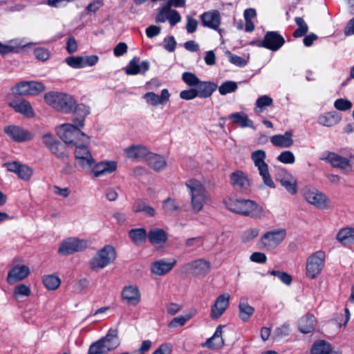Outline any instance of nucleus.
Wrapping results in <instances>:
<instances>
[{
    "label": "nucleus",
    "mask_w": 354,
    "mask_h": 354,
    "mask_svg": "<svg viewBox=\"0 0 354 354\" xmlns=\"http://www.w3.org/2000/svg\"><path fill=\"white\" fill-rule=\"evenodd\" d=\"M3 131L11 140L17 142L29 141L34 137L31 132L17 125L7 126Z\"/></svg>",
    "instance_id": "nucleus-14"
},
{
    "label": "nucleus",
    "mask_w": 354,
    "mask_h": 354,
    "mask_svg": "<svg viewBox=\"0 0 354 354\" xmlns=\"http://www.w3.org/2000/svg\"><path fill=\"white\" fill-rule=\"evenodd\" d=\"M186 26L185 28L188 33H193L196 31L198 25V21L191 17L190 15L186 16Z\"/></svg>",
    "instance_id": "nucleus-62"
},
{
    "label": "nucleus",
    "mask_w": 354,
    "mask_h": 354,
    "mask_svg": "<svg viewBox=\"0 0 354 354\" xmlns=\"http://www.w3.org/2000/svg\"><path fill=\"white\" fill-rule=\"evenodd\" d=\"M192 315H191L176 317L171 320L168 324V326L169 328H177L178 326H184L185 323L192 318Z\"/></svg>",
    "instance_id": "nucleus-55"
},
{
    "label": "nucleus",
    "mask_w": 354,
    "mask_h": 354,
    "mask_svg": "<svg viewBox=\"0 0 354 354\" xmlns=\"http://www.w3.org/2000/svg\"><path fill=\"white\" fill-rule=\"evenodd\" d=\"M277 180L291 194L297 192V182L296 178L287 170L282 169L277 174Z\"/></svg>",
    "instance_id": "nucleus-24"
},
{
    "label": "nucleus",
    "mask_w": 354,
    "mask_h": 354,
    "mask_svg": "<svg viewBox=\"0 0 354 354\" xmlns=\"http://www.w3.org/2000/svg\"><path fill=\"white\" fill-rule=\"evenodd\" d=\"M286 232L284 229H277L264 233L258 241L259 248L266 250L275 249L285 239Z\"/></svg>",
    "instance_id": "nucleus-7"
},
{
    "label": "nucleus",
    "mask_w": 354,
    "mask_h": 354,
    "mask_svg": "<svg viewBox=\"0 0 354 354\" xmlns=\"http://www.w3.org/2000/svg\"><path fill=\"white\" fill-rule=\"evenodd\" d=\"M315 317L312 315H307L300 319L299 322V329L302 333H309L315 329Z\"/></svg>",
    "instance_id": "nucleus-39"
},
{
    "label": "nucleus",
    "mask_w": 354,
    "mask_h": 354,
    "mask_svg": "<svg viewBox=\"0 0 354 354\" xmlns=\"http://www.w3.org/2000/svg\"><path fill=\"white\" fill-rule=\"evenodd\" d=\"M162 208L169 215H176L180 210V206L176 199L167 198L162 202Z\"/></svg>",
    "instance_id": "nucleus-45"
},
{
    "label": "nucleus",
    "mask_w": 354,
    "mask_h": 354,
    "mask_svg": "<svg viewBox=\"0 0 354 354\" xmlns=\"http://www.w3.org/2000/svg\"><path fill=\"white\" fill-rule=\"evenodd\" d=\"M32 44V43L27 42L24 38L12 39L9 40L7 44L0 42V55L18 53L20 49Z\"/></svg>",
    "instance_id": "nucleus-23"
},
{
    "label": "nucleus",
    "mask_w": 354,
    "mask_h": 354,
    "mask_svg": "<svg viewBox=\"0 0 354 354\" xmlns=\"http://www.w3.org/2000/svg\"><path fill=\"white\" fill-rule=\"evenodd\" d=\"M44 100L50 106L64 113H71L75 107V100L64 93L48 92L45 94Z\"/></svg>",
    "instance_id": "nucleus-4"
},
{
    "label": "nucleus",
    "mask_w": 354,
    "mask_h": 354,
    "mask_svg": "<svg viewBox=\"0 0 354 354\" xmlns=\"http://www.w3.org/2000/svg\"><path fill=\"white\" fill-rule=\"evenodd\" d=\"M239 316L241 319L245 322L254 313V309L247 302H240L239 305Z\"/></svg>",
    "instance_id": "nucleus-50"
},
{
    "label": "nucleus",
    "mask_w": 354,
    "mask_h": 354,
    "mask_svg": "<svg viewBox=\"0 0 354 354\" xmlns=\"http://www.w3.org/2000/svg\"><path fill=\"white\" fill-rule=\"evenodd\" d=\"M228 118L241 128H254L253 122L243 112L233 113L228 116Z\"/></svg>",
    "instance_id": "nucleus-38"
},
{
    "label": "nucleus",
    "mask_w": 354,
    "mask_h": 354,
    "mask_svg": "<svg viewBox=\"0 0 354 354\" xmlns=\"http://www.w3.org/2000/svg\"><path fill=\"white\" fill-rule=\"evenodd\" d=\"M320 160L329 163L333 167L341 169L346 174L352 171V164L351 161L335 152L326 151L322 153Z\"/></svg>",
    "instance_id": "nucleus-12"
},
{
    "label": "nucleus",
    "mask_w": 354,
    "mask_h": 354,
    "mask_svg": "<svg viewBox=\"0 0 354 354\" xmlns=\"http://www.w3.org/2000/svg\"><path fill=\"white\" fill-rule=\"evenodd\" d=\"M120 344L118 329L110 328L104 337L90 345L88 354H106L118 348Z\"/></svg>",
    "instance_id": "nucleus-3"
},
{
    "label": "nucleus",
    "mask_w": 354,
    "mask_h": 354,
    "mask_svg": "<svg viewBox=\"0 0 354 354\" xmlns=\"http://www.w3.org/2000/svg\"><path fill=\"white\" fill-rule=\"evenodd\" d=\"M230 296L228 293L219 295L212 306L210 317L212 319H217L222 316L229 306Z\"/></svg>",
    "instance_id": "nucleus-22"
},
{
    "label": "nucleus",
    "mask_w": 354,
    "mask_h": 354,
    "mask_svg": "<svg viewBox=\"0 0 354 354\" xmlns=\"http://www.w3.org/2000/svg\"><path fill=\"white\" fill-rule=\"evenodd\" d=\"M6 167L8 171L15 173L24 180H28L32 175V170L30 167L16 161L7 163Z\"/></svg>",
    "instance_id": "nucleus-26"
},
{
    "label": "nucleus",
    "mask_w": 354,
    "mask_h": 354,
    "mask_svg": "<svg viewBox=\"0 0 354 354\" xmlns=\"http://www.w3.org/2000/svg\"><path fill=\"white\" fill-rule=\"evenodd\" d=\"M42 141L48 149L59 142L51 133H45L42 137Z\"/></svg>",
    "instance_id": "nucleus-64"
},
{
    "label": "nucleus",
    "mask_w": 354,
    "mask_h": 354,
    "mask_svg": "<svg viewBox=\"0 0 354 354\" xmlns=\"http://www.w3.org/2000/svg\"><path fill=\"white\" fill-rule=\"evenodd\" d=\"M117 168L118 163L116 161L104 160L94 164L88 173L91 174L95 178H99L114 172Z\"/></svg>",
    "instance_id": "nucleus-21"
},
{
    "label": "nucleus",
    "mask_w": 354,
    "mask_h": 354,
    "mask_svg": "<svg viewBox=\"0 0 354 354\" xmlns=\"http://www.w3.org/2000/svg\"><path fill=\"white\" fill-rule=\"evenodd\" d=\"M82 68L93 66L97 64L99 60L98 56L95 55L81 56Z\"/></svg>",
    "instance_id": "nucleus-60"
},
{
    "label": "nucleus",
    "mask_w": 354,
    "mask_h": 354,
    "mask_svg": "<svg viewBox=\"0 0 354 354\" xmlns=\"http://www.w3.org/2000/svg\"><path fill=\"white\" fill-rule=\"evenodd\" d=\"M191 198V205L194 213H198L209 200V195L203 182L198 179H190L185 183Z\"/></svg>",
    "instance_id": "nucleus-2"
},
{
    "label": "nucleus",
    "mask_w": 354,
    "mask_h": 354,
    "mask_svg": "<svg viewBox=\"0 0 354 354\" xmlns=\"http://www.w3.org/2000/svg\"><path fill=\"white\" fill-rule=\"evenodd\" d=\"M88 143H82L75 147L74 154L76 164L84 171L88 173L95 163L90 150Z\"/></svg>",
    "instance_id": "nucleus-10"
},
{
    "label": "nucleus",
    "mask_w": 354,
    "mask_h": 354,
    "mask_svg": "<svg viewBox=\"0 0 354 354\" xmlns=\"http://www.w3.org/2000/svg\"><path fill=\"white\" fill-rule=\"evenodd\" d=\"M73 111H75L76 114L78 115V118H75L74 121H76V122H77V125L79 127H84V118L85 116L90 113V107L84 104L77 105V104L75 103V107L73 109Z\"/></svg>",
    "instance_id": "nucleus-43"
},
{
    "label": "nucleus",
    "mask_w": 354,
    "mask_h": 354,
    "mask_svg": "<svg viewBox=\"0 0 354 354\" xmlns=\"http://www.w3.org/2000/svg\"><path fill=\"white\" fill-rule=\"evenodd\" d=\"M132 210L135 213L142 212L146 216H154L156 214V211L153 207L147 205L143 201L139 200L136 201L133 207Z\"/></svg>",
    "instance_id": "nucleus-42"
},
{
    "label": "nucleus",
    "mask_w": 354,
    "mask_h": 354,
    "mask_svg": "<svg viewBox=\"0 0 354 354\" xmlns=\"http://www.w3.org/2000/svg\"><path fill=\"white\" fill-rule=\"evenodd\" d=\"M277 160L281 163L291 165L295 162V157L292 151H283L277 156Z\"/></svg>",
    "instance_id": "nucleus-53"
},
{
    "label": "nucleus",
    "mask_w": 354,
    "mask_h": 354,
    "mask_svg": "<svg viewBox=\"0 0 354 354\" xmlns=\"http://www.w3.org/2000/svg\"><path fill=\"white\" fill-rule=\"evenodd\" d=\"M50 151L53 153L57 158L65 160L68 157V152L66 149V147L62 145L59 141L52 148L49 149Z\"/></svg>",
    "instance_id": "nucleus-48"
},
{
    "label": "nucleus",
    "mask_w": 354,
    "mask_h": 354,
    "mask_svg": "<svg viewBox=\"0 0 354 354\" xmlns=\"http://www.w3.org/2000/svg\"><path fill=\"white\" fill-rule=\"evenodd\" d=\"M272 102L273 100L270 97L264 95L257 100L255 105L256 108L259 109L261 111L265 107L271 106Z\"/></svg>",
    "instance_id": "nucleus-56"
},
{
    "label": "nucleus",
    "mask_w": 354,
    "mask_h": 354,
    "mask_svg": "<svg viewBox=\"0 0 354 354\" xmlns=\"http://www.w3.org/2000/svg\"><path fill=\"white\" fill-rule=\"evenodd\" d=\"M74 124L66 123L56 127V133L58 136L68 145L76 147L80 144L89 143V137L80 131L77 122Z\"/></svg>",
    "instance_id": "nucleus-1"
},
{
    "label": "nucleus",
    "mask_w": 354,
    "mask_h": 354,
    "mask_svg": "<svg viewBox=\"0 0 354 354\" xmlns=\"http://www.w3.org/2000/svg\"><path fill=\"white\" fill-rule=\"evenodd\" d=\"M169 97L170 93L167 88H164L161 91L160 96L153 92H147L143 95V98L147 103L153 106H156L159 104H165L169 100Z\"/></svg>",
    "instance_id": "nucleus-27"
},
{
    "label": "nucleus",
    "mask_w": 354,
    "mask_h": 354,
    "mask_svg": "<svg viewBox=\"0 0 354 354\" xmlns=\"http://www.w3.org/2000/svg\"><path fill=\"white\" fill-rule=\"evenodd\" d=\"M230 180L232 186L239 191L248 190L252 184L248 174L242 170H236L232 172L230 176Z\"/></svg>",
    "instance_id": "nucleus-15"
},
{
    "label": "nucleus",
    "mask_w": 354,
    "mask_h": 354,
    "mask_svg": "<svg viewBox=\"0 0 354 354\" xmlns=\"http://www.w3.org/2000/svg\"><path fill=\"white\" fill-rule=\"evenodd\" d=\"M122 300L131 306L138 305L141 301V292L135 284H128L123 287L121 292Z\"/></svg>",
    "instance_id": "nucleus-19"
},
{
    "label": "nucleus",
    "mask_w": 354,
    "mask_h": 354,
    "mask_svg": "<svg viewBox=\"0 0 354 354\" xmlns=\"http://www.w3.org/2000/svg\"><path fill=\"white\" fill-rule=\"evenodd\" d=\"M149 68V64L147 61H142L139 63V59L137 57L133 58L125 69V73L127 75H135L138 73H145Z\"/></svg>",
    "instance_id": "nucleus-30"
},
{
    "label": "nucleus",
    "mask_w": 354,
    "mask_h": 354,
    "mask_svg": "<svg viewBox=\"0 0 354 354\" xmlns=\"http://www.w3.org/2000/svg\"><path fill=\"white\" fill-rule=\"evenodd\" d=\"M285 43L283 37L275 31L268 32L261 41L259 46L276 51L278 50Z\"/></svg>",
    "instance_id": "nucleus-20"
},
{
    "label": "nucleus",
    "mask_w": 354,
    "mask_h": 354,
    "mask_svg": "<svg viewBox=\"0 0 354 354\" xmlns=\"http://www.w3.org/2000/svg\"><path fill=\"white\" fill-rule=\"evenodd\" d=\"M223 328V326L219 325L216 328L214 335L207 339L205 343V346L214 349L221 348L224 345V340L222 337Z\"/></svg>",
    "instance_id": "nucleus-35"
},
{
    "label": "nucleus",
    "mask_w": 354,
    "mask_h": 354,
    "mask_svg": "<svg viewBox=\"0 0 354 354\" xmlns=\"http://www.w3.org/2000/svg\"><path fill=\"white\" fill-rule=\"evenodd\" d=\"M87 247V242L83 239L71 237L64 240L58 249V253L62 255H68L82 251Z\"/></svg>",
    "instance_id": "nucleus-13"
},
{
    "label": "nucleus",
    "mask_w": 354,
    "mask_h": 354,
    "mask_svg": "<svg viewBox=\"0 0 354 354\" xmlns=\"http://www.w3.org/2000/svg\"><path fill=\"white\" fill-rule=\"evenodd\" d=\"M31 295V289L29 286L24 283L17 285L13 289V297L19 301L24 297H28Z\"/></svg>",
    "instance_id": "nucleus-46"
},
{
    "label": "nucleus",
    "mask_w": 354,
    "mask_h": 354,
    "mask_svg": "<svg viewBox=\"0 0 354 354\" xmlns=\"http://www.w3.org/2000/svg\"><path fill=\"white\" fill-rule=\"evenodd\" d=\"M202 25L204 27L216 30L221 36L223 30L219 28L221 21L220 12L218 10H211L203 13L201 15Z\"/></svg>",
    "instance_id": "nucleus-18"
},
{
    "label": "nucleus",
    "mask_w": 354,
    "mask_h": 354,
    "mask_svg": "<svg viewBox=\"0 0 354 354\" xmlns=\"http://www.w3.org/2000/svg\"><path fill=\"white\" fill-rule=\"evenodd\" d=\"M19 261V259H14L12 261L6 277V281L10 285L26 279L30 273V268L25 264L20 263Z\"/></svg>",
    "instance_id": "nucleus-11"
},
{
    "label": "nucleus",
    "mask_w": 354,
    "mask_h": 354,
    "mask_svg": "<svg viewBox=\"0 0 354 354\" xmlns=\"http://www.w3.org/2000/svg\"><path fill=\"white\" fill-rule=\"evenodd\" d=\"M146 160L149 166L156 171L164 170L167 167V162L165 158L158 154L149 152Z\"/></svg>",
    "instance_id": "nucleus-33"
},
{
    "label": "nucleus",
    "mask_w": 354,
    "mask_h": 354,
    "mask_svg": "<svg viewBox=\"0 0 354 354\" xmlns=\"http://www.w3.org/2000/svg\"><path fill=\"white\" fill-rule=\"evenodd\" d=\"M147 238L153 245H162L167 242L168 235L164 230L156 227L148 232Z\"/></svg>",
    "instance_id": "nucleus-34"
},
{
    "label": "nucleus",
    "mask_w": 354,
    "mask_h": 354,
    "mask_svg": "<svg viewBox=\"0 0 354 354\" xmlns=\"http://www.w3.org/2000/svg\"><path fill=\"white\" fill-rule=\"evenodd\" d=\"M271 143L276 147L288 148L292 145L294 141L292 133L290 131H286L283 134H277L270 138Z\"/></svg>",
    "instance_id": "nucleus-31"
},
{
    "label": "nucleus",
    "mask_w": 354,
    "mask_h": 354,
    "mask_svg": "<svg viewBox=\"0 0 354 354\" xmlns=\"http://www.w3.org/2000/svg\"><path fill=\"white\" fill-rule=\"evenodd\" d=\"M34 55L38 60L45 62L49 58L50 53L47 48L38 47L34 50Z\"/></svg>",
    "instance_id": "nucleus-58"
},
{
    "label": "nucleus",
    "mask_w": 354,
    "mask_h": 354,
    "mask_svg": "<svg viewBox=\"0 0 354 354\" xmlns=\"http://www.w3.org/2000/svg\"><path fill=\"white\" fill-rule=\"evenodd\" d=\"M10 106L15 111L23 114L28 118L34 116L33 109L30 102L25 100L15 101L10 103Z\"/></svg>",
    "instance_id": "nucleus-36"
},
{
    "label": "nucleus",
    "mask_w": 354,
    "mask_h": 354,
    "mask_svg": "<svg viewBox=\"0 0 354 354\" xmlns=\"http://www.w3.org/2000/svg\"><path fill=\"white\" fill-rule=\"evenodd\" d=\"M210 263L204 259H199L185 265V270L195 277H203L210 270Z\"/></svg>",
    "instance_id": "nucleus-16"
},
{
    "label": "nucleus",
    "mask_w": 354,
    "mask_h": 354,
    "mask_svg": "<svg viewBox=\"0 0 354 354\" xmlns=\"http://www.w3.org/2000/svg\"><path fill=\"white\" fill-rule=\"evenodd\" d=\"M326 261V253L318 250L311 254L306 259V275L308 278L314 279L322 272Z\"/></svg>",
    "instance_id": "nucleus-6"
},
{
    "label": "nucleus",
    "mask_w": 354,
    "mask_h": 354,
    "mask_svg": "<svg viewBox=\"0 0 354 354\" xmlns=\"http://www.w3.org/2000/svg\"><path fill=\"white\" fill-rule=\"evenodd\" d=\"M242 215L253 218H261L265 216V212L263 207L257 203L253 201L246 200Z\"/></svg>",
    "instance_id": "nucleus-29"
},
{
    "label": "nucleus",
    "mask_w": 354,
    "mask_h": 354,
    "mask_svg": "<svg viewBox=\"0 0 354 354\" xmlns=\"http://www.w3.org/2000/svg\"><path fill=\"white\" fill-rule=\"evenodd\" d=\"M182 80L189 86H196L200 82L198 77L194 73L190 72H185L182 75Z\"/></svg>",
    "instance_id": "nucleus-54"
},
{
    "label": "nucleus",
    "mask_w": 354,
    "mask_h": 354,
    "mask_svg": "<svg viewBox=\"0 0 354 354\" xmlns=\"http://www.w3.org/2000/svg\"><path fill=\"white\" fill-rule=\"evenodd\" d=\"M176 264V260L172 259L166 261L165 259H160L154 261L151 266L152 274L158 276L165 275L170 272Z\"/></svg>",
    "instance_id": "nucleus-28"
},
{
    "label": "nucleus",
    "mask_w": 354,
    "mask_h": 354,
    "mask_svg": "<svg viewBox=\"0 0 354 354\" xmlns=\"http://www.w3.org/2000/svg\"><path fill=\"white\" fill-rule=\"evenodd\" d=\"M217 87V85L212 82H202L200 80L195 89L198 97L207 98L212 95Z\"/></svg>",
    "instance_id": "nucleus-32"
},
{
    "label": "nucleus",
    "mask_w": 354,
    "mask_h": 354,
    "mask_svg": "<svg viewBox=\"0 0 354 354\" xmlns=\"http://www.w3.org/2000/svg\"><path fill=\"white\" fill-rule=\"evenodd\" d=\"M266 158V153L264 150L258 149L251 153V159L257 168L263 183L268 187L274 188L275 185L270 174L269 167L265 161Z\"/></svg>",
    "instance_id": "nucleus-5"
},
{
    "label": "nucleus",
    "mask_w": 354,
    "mask_h": 354,
    "mask_svg": "<svg viewBox=\"0 0 354 354\" xmlns=\"http://www.w3.org/2000/svg\"><path fill=\"white\" fill-rule=\"evenodd\" d=\"M116 252L111 245H106L100 250L91 259L90 265L93 269H102L114 261Z\"/></svg>",
    "instance_id": "nucleus-8"
},
{
    "label": "nucleus",
    "mask_w": 354,
    "mask_h": 354,
    "mask_svg": "<svg viewBox=\"0 0 354 354\" xmlns=\"http://www.w3.org/2000/svg\"><path fill=\"white\" fill-rule=\"evenodd\" d=\"M129 236L136 245H140L146 241L148 233L145 228L140 227L131 230Z\"/></svg>",
    "instance_id": "nucleus-41"
},
{
    "label": "nucleus",
    "mask_w": 354,
    "mask_h": 354,
    "mask_svg": "<svg viewBox=\"0 0 354 354\" xmlns=\"http://www.w3.org/2000/svg\"><path fill=\"white\" fill-rule=\"evenodd\" d=\"M259 234V230L258 228H249L243 232L241 239L244 242H249L256 238Z\"/></svg>",
    "instance_id": "nucleus-57"
},
{
    "label": "nucleus",
    "mask_w": 354,
    "mask_h": 354,
    "mask_svg": "<svg viewBox=\"0 0 354 354\" xmlns=\"http://www.w3.org/2000/svg\"><path fill=\"white\" fill-rule=\"evenodd\" d=\"M42 281L44 286L50 290H56L61 283V279L55 274L45 275Z\"/></svg>",
    "instance_id": "nucleus-47"
},
{
    "label": "nucleus",
    "mask_w": 354,
    "mask_h": 354,
    "mask_svg": "<svg viewBox=\"0 0 354 354\" xmlns=\"http://www.w3.org/2000/svg\"><path fill=\"white\" fill-rule=\"evenodd\" d=\"M295 21L298 28L294 31L293 36L295 37H301L306 35L308 30V27L304 19L299 17H295Z\"/></svg>",
    "instance_id": "nucleus-51"
},
{
    "label": "nucleus",
    "mask_w": 354,
    "mask_h": 354,
    "mask_svg": "<svg viewBox=\"0 0 354 354\" xmlns=\"http://www.w3.org/2000/svg\"><path fill=\"white\" fill-rule=\"evenodd\" d=\"M65 62L73 68H82L81 56H70L65 59Z\"/></svg>",
    "instance_id": "nucleus-61"
},
{
    "label": "nucleus",
    "mask_w": 354,
    "mask_h": 354,
    "mask_svg": "<svg viewBox=\"0 0 354 354\" xmlns=\"http://www.w3.org/2000/svg\"><path fill=\"white\" fill-rule=\"evenodd\" d=\"M168 14L167 20L171 26H174L181 21V16L177 10L169 9Z\"/></svg>",
    "instance_id": "nucleus-63"
},
{
    "label": "nucleus",
    "mask_w": 354,
    "mask_h": 354,
    "mask_svg": "<svg viewBox=\"0 0 354 354\" xmlns=\"http://www.w3.org/2000/svg\"><path fill=\"white\" fill-rule=\"evenodd\" d=\"M237 88V84L235 82L226 81L218 87V91L221 95H225L227 93L234 92Z\"/></svg>",
    "instance_id": "nucleus-52"
},
{
    "label": "nucleus",
    "mask_w": 354,
    "mask_h": 354,
    "mask_svg": "<svg viewBox=\"0 0 354 354\" xmlns=\"http://www.w3.org/2000/svg\"><path fill=\"white\" fill-rule=\"evenodd\" d=\"M149 152V151L146 147L140 145H133L124 149V156L131 160H146Z\"/></svg>",
    "instance_id": "nucleus-25"
},
{
    "label": "nucleus",
    "mask_w": 354,
    "mask_h": 354,
    "mask_svg": "<svg viewBox=\"0 0 354 354\" xmlns=\"http://www.w3.org/2000/svg\"><path fill=\"white\" fill-rule=\"evenodd\" d=\"M334 106L337 110L345 111L352 108V103L348 100L339 98L335 101Z\"/></svg>",
    "instance_id": "nucleus-59"
},
{
    "label": "nucleus",
    "mask_w": 354,
    "mask_h": 354,
    "mask_svg": "<svg viewBox=\"0 0 354 354\" xmlns=\"http://www.w3.org/2000/svg\"><path fill=\"white\" fill-rule=\"evenodd\" d=\"M353 230V227H344L341 229L336 235L337 240L342 244L351 243Z\"/></svg>",
    "instance_id": "nucleus-49"
},
{
    "label": "nucleus",
    "mask_w": 354,
    "mask_h": 354,
    "mask_svg": "<svg viewBox=\"0 0 354 354\" xmlns=\"http://www.w3.org/2000/svg\"><path fill=\"white\" fill-rule=\"evenodd\" d=\"M340 120L341 116L338 113L331 111L319 115L317 119V122L322 126L332 127L337 124Z\"/></svg>",
    "instance_id": "nucleus-37"
},
{
    "label": "nucleus",
    "mask_w": 354,
    "mask_h": 354,
    "mask_svg": "<svg viewBox=\"0 0 354 354\" xmlns=\"http://www.w3.org/2000/svg\"><path fill=\"white\" fill-rule=\"evenodd\" d=\"M302 194L308 203L318 209H326L330 205L329 198L315 187H305L302 190Z\"/></svg>",
    "instance_id": "nucleus-9"
},
{
    "label": "nucleus",
    "mask_w": 354,
    "mask_h": 354,
    "mask_svg": "<svg viewBox=\"0 0 354 354\" xmlns=\"http://www.w3.org/2000/svg\"><path fill=\"white\" fill-rule=\"evenodd\" d=\"M245 201V199L229 198L224 201V203L226 207L231 212L242 214Z\"/></svg>",
    "instance_id": "nucleus-40"
},
{
    "label": "nucleus",
    "mask_w": 354,
    "mask_h": 354,
    "mask_svg": "<svg viewBox=\"0 0 354 354\" xmlns=\"http://www.w3.org/2000/svg\"><path fill=\"white\" fill-rule=\"evenodd\" d=\"M45 90L40 82H21L16 85L15 92L20 95H36Z\"/></svg>",
    "instance_id": "nucleus-17"
},
{
    "label": "nucleus",
    "mask_w": 354,
    "mask_h": 354,
    "mask_svg": "<svg viewBox=\"0 0 354 354\" xmlns=\"http://www.w3.org/2000/svg\"><path fill=\"white\" fill-rule=\"evenodd\" d=\"M331 345L324 340L314 343L311 348L312 354H331Z\"/></svg>",
    "instance_id": "nucleus-44"
}]
</instances>
